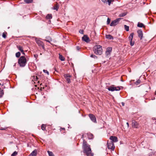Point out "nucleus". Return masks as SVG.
<instances>
[{"instance_id": "nucleus-6", "label": "nucleus", "mask_w": 156, "mask_h": 156, "mask_svg": "<svg viewBox=\"0 0 156 156\" xmlns=\"http://www.w3.org/2000/svg\"><path fill=\"white\" fill-rule=\"evenodd\" d=\"M121 19V18H119L113 21L110 24V26H115L119 22Z\"/></svg>"}, {"instance_id": "nucleus-10", "label": "nucleus", "mask_w": 156, "mask_h": 156, "mask_svg": "<svg viewBox=\"0 0 156 156\" xmlns=\"http://www.w3.org/2000/svg\"><path fill=\"white\" fill-rule=\"evenodd\" d=\"M89 116L93 122H96V118L94 115L90 114H89Z\"/></svg>"}, {"instance_id": "nucleus-19", "label": "nucleus", "mask_w": 156, "mask_h": 156, "mask_svg": "<svg viewBox=\"0 0 156 156\" xmlns=\"http://www.w3.org/2000/svg\"><path fill=\"white\" fill-rule=\"evenodd\" d=\"M87 136L89 139H92L94 137L93 135L90 133L87 134Z\"/></svg>"}, {"instance_id": "nucleus-14", "label": "nucleus", "mask_w": 156, "mask_h": 156, "mask_svg": "<svg viewBox=\"0 0 156 156\" xmlns=\"http://www.w3.org/2000/svg\"><path fill=\"white\" fill-rule=\"evenodd\" d=\"M110 139L112 140L113 142H116L118 141V139L115 136H111L110 137Z\"/></svg>"}, {"instance_id": "nucleus-49", "label": "nucleus", "mask_w": 156, "mask_h": 156, "mask_svg": "<svg viewBox=\"0 0 156 156\" xmlns=\"http://www.w3.org/2000/svg\"><path fill=\"white\" fill-rule=\"evenodd\" d=\"M2 86H3V84H2Z\"/></svg>"}, {"instance_id": "nucleus-11", "label": "nucleus", "mask_w": 156, "mask_h": 156, "mask_svg": "<svg viewBox=\"0 0 156 156\" xmlns=\"http://www.w3.org/2000/svg\"><path fill=\"white\" fill-rule=\"evenodd\" d=\"M112 50V48L110 47L108 48L105 52V55L107 56L109 55Z\"/></svg>"}, {"instance_id": "nucleus-1", "label": "nucleus", "mask_w": 156, "mask_h": 156, "mask_svg": "<svg viewBox=\"0 0 156 156\" xmlns=\"http://www.w3.org/2000/svg\"><path fill=\"white\" fill-rule=\"evenodd\" d=\"M83 153L87 156H93V154L91 152V150L90 146L87 143V142L83 140Z\"/></svg>"}, {"instance_id": "nucleus-13", "label": "nucleus", "mask_w": 156, "mask_h": 156, "mask_svg": "<svg viewBox=\"0 0 156 156\" xmlns=\"http://www.w3.org/2000/svg\"><path fill=\"white\" fill-rule=\"evenodd\" d=\"M137 33L138 34V37L140 38V39H142L143 37V33L141 30H138L137 31Z\"/></svg>"}, {"instance_id": "nucleus-25", "label": "nucleus", "mask_w": 156, "mask_h": 156, "mask_svg": "<svg viewBox=\"0 0 156 156\" xmlns=\"http://www.w3.org/2000/svg\"><path fill=\"white\" fill-rule=\"evenodd\" d=\"M17 48L18 49V50L20 51H23V48L22 47L20 46H17Z\"/></svg>"}, {"instance_id": "nucleus-2", "label": "nucleus", "mask_w": 156, "mask_h": 156, "mask_svg": "<svg viewBox=\"0 0 156 156\" xmlns=\"http://www.w3.org/2000/svg\"><path fill=\"white\" fill-rule=\"evenodd\" d=\"M94 53L96 55H101L103 52L102 46L100 45H96L93 48Z\"/></svg>"}, {"instance_id": "nucleus-28", "label": "nucleus", "mask_w": 156, "mask_h": 156, "mask_svg": "<svg viewBox=\"0 0 156 156\" xmlns=\"http://www.w3.org/2000/svg\"><path fill=\"white\" fill-rule=\"evenodd\" d=\"M125 29L126 31H129V27L126 25H125L124 26Z\"/></svg>"}, {"instance_id": "nucleus-31", "label": "nucleus", "mask_w": 156, "mask_h": 156, "mask_svg": "<svg viewBox=\"0 0 156 156\" xmlns=\"http://www.w3.org/2000/svg\"><path fill=\"white\" fill-rule=\"evenodd\" d=\"M6 34H7V33H6V32L3 33L2 35V37L4 38H5L6 37Z\"/></svg>"}, {"instance_id": "nucleus-50", "label": "nucleus", "mask_w": 156, "mask_h": 156, "mask_svg": "<svg viewBox=\"0 0 156 156\" xmlns=\"http://www.w3.org/2000/svg\"><path fill=\"white\" fill-rule=\"evenodd\" d=\"M36 77L37 79V77L36 76Z\"/></svg>"}, {"instance_id": "nucleus-34", "label": "nucleus", "mask_w": 156, "mask_h": 156, "mask_svg": "<svg viewBox=\"0 0 156 156\" xmlns=\"http://www.w3.org/2000/svg\"><path fill=\"white\" fill-rule=\"evenodd\" d=\"M134 44V42L132 40L131 41H130V44L131 46H133Z\"/></svg>"}, {"instance_id": "nucleus-40", "label": "nucleus", "mask_w": 156, "mask_h": 156, "mask_svg": "<svg viewBox=\"0 0 156 156\" xmlns=\"http://www.w3.org/2000/svg\"><path fill=\"white\" fill-rule=\"evenodd\" d=\"M79 32L81 34H83V30H79Z\"/></svg>"}, {"instance_id": "nucleus-37", "label": "nucleus", "mask_w": 156, "mask_h": 156, "mask_svg": "<svg viewBox=\"0 0 156 156\" xmlns=\"http://www.w3.org/2000/svg\"><path fill=\"white\" fill-rule=\"evenodd\" d=\"M112 1V0H108L107 1V2L108 3V5H110L111 4V2Z\"/></svg>"}, {"instance_id": "nucleus-20", "label": "nucleus", "mask_w": 156, "mask_h": 156, "mask_svg": "<svg viewBox=\"0 0 156 156\" xmlns=\"http://www.w3.org/2000/svg\"><path fill=\"white\" fill-rule=\"evenodd\" d=\"M4 94V91L0 87V98L2 97Z\"/></svg>"}, {"instance_id": "nucleus-36", "label": "nucleus", "mask_w": 156, "mask_h": 156, "mask_svg": "<svg viewBox=\"0 0 156 156\" xmlns=\"http://www.w3.org/2000/svg\"><path fill=\"white\" fill-rule=\"evenodd\" d=\"M43 72L44 73H46L48 75H49V72L48 71H47V70H45V69H44L43 70Z\"/></svg>"}, {"instance_id": "nucleus-35", "label": "nucleus", "mask_w": 156, "mask_h": 156, "mask_svg": "<svg viewBox=\"0 0 156 156\" xmlns=\"http://www.w3.org/2000/svg\"><path fill=\"white\" fill-rule=\"evenodd\" d=\"M110 19L109 18H108V19H107V24H109L110 22Z\"/></svg>"}, {"instance_id": "nucleus-46", "label": "nucleus", "mask_w": 156, "mask_h": 156, "mask_svg": "<svg viewBox=\"0 0 156 156\" xmlns=\"http://www.w3.org/2000/svg\"><path fill=\"white\" fill-rule=\"evenodd\" d=\"M3 89H4L5 88V86H4L3 87H2Z\"/></svg>"}, {"instance_id": "nucleus-12", "label": "nucleus", "mask_w": 156, "mask_h": 156, "mask_svg": "<svg viewBox=\"0 0 156 156\" xmlns=\"http://www.w3.org/2000/svg\"><path fill=\"white\" fill-rule=\"evenodd\" d=\"M82 40L88 43L90 42V40L89 38L87 35H84L82 38Z\"/></svg>"}, {"instance_id": "nucleus-23", "label": "nucleus", "mask_w": 156, "mask_h": 156, "mask_svg": "<svg viewBox=\"0 0 156 156\" xmlns=\"http://www.w3.org/2000/svg\"><path fill=\"white\" fill-rule=\"evenodd\" d=\"M25 2L27 4H29L32 3L33 2V0H24Z\"/></svg>"}, {"instance_id": "nucleus-42", "label": "nucleus", "mask_w": 156, "mask_h": 156, "mask_svg": "<svg viewBox=\"0 0 156 156\" xmlns=\"http://www.w3.org/2000/svg\"><path fill=\"white\" fill-rule=\"evenodd\" d=\"M76 49L77 51H79L80 49V48L79 46H77L76 47Z\"/></svg>"}, {"instance_id": "nucleus-8", "label": "nucleus", "mask_w": 156, "mask_h": 156, "mask_svg": "<svg viewBox=\"0 0 156 156\" xmlns=\"http://www.w3.org/2000/svg\"><path fill=\"white\" fill-rule=\"evenodd\" d=\"M132 126L133 127L136 128H138L139 127V123L134 120L132 122Z\"/></svg>"}, {"instance_id": "nucleus-3", "label": "nucleus", "mask_w": 156, "mask_h": 156, "mask_svg": "<svg viewBox=\"0 0 156 156\" xmlns=\"http://www.w3.org/2000/svg\"><path fill=\"white\" fill-rule=\"evenodd\" d=\"M27 60L26 58L24 56H21L18 61V64L21 67H24L26 65Z\"/></svg>"}, {"instance_id": "nucleus-9", "label": "nucleus", "mask_w": 156, "mask_h": 156, "mask_svg": "<svg viewBox=\"0 0 156 156\" xmlns=\"http://www.w3.org/2000/svg\"><path fill=\"white\" fill-rule=\"evenodd\" d=\"M64 77L68 83H69L71 81L70 78L71 77V76H70L68 74H65L64 75Z\"/></svg>"}, {"instance_id": "nucleus-24", "label": "nucleus", "mask_w": 156, "mask_h": 156, "mask_svg": "<svg viewBox=\"0 0 156 156\" xmlns=\"http://www.w3.org/2000/svg\"><path fill=\"white\" fill-rule=\"evenodd\" d=\"M46 17L47 19H51L52 18V16L51 14H48L46 16Z\"/></svg>"}, {"instance_id": "nucleus-4", "label": "nucleus", "mask_w": 156, "mask_h": 156, "mask_svg": "<svg viewBox=\"0 0 156 156\" xmlns=\"http://www.w3.org/2000/svg\"><path fill=\"white\" fill-rule=\"evenodd\" d=\"M108 89L109 91H113L115 90H120V88L119 87H115L114 85H113L109 87L108 88Z\"/></svg>"}, {"instance_id": "nucleus-45", "label": "nucleus", "mask_w": 156, "mask_h": 156, "mask_svg": "<svg viewBox=\"0 0 156 156\" xmlns=\"http://www.w3.org/2000/svg\"><path fill=\"white\" fill-rule=\"evenodd\" d=\"M122 105H123V106H124V103L123 102H122Z\"/></svg>"}, {"instance_id": "nucleus-38", "label": "nucleus", "mask_w": 156, "mask_h": 156, "mask_svg": "<svg viewBox=\"0 0 156 156\" xmlns=\"http://www.w3.org/2000/svg\"><path fill=\"white\" fill-rule=\"evenodd\" d=\"M140 80H138L136 81V84L137 85L138 84H139V83H140Z\"/></svg>"}, {"instance_id": "nucleus-7", "label": "nucleus", "mask_w": 156, "mask_h": 156, "mask_svg": "<svg viewBox=\"0 0 156 156\" xmlns=\"http://www.w3.org/2000/svg\"><path fill=\"white\" fill-rule=\"evenodd\" d=\"M35 41L38 46H41L43 49H44V44L41 41L37 39H36Z\"/></svg>"}, {"instance_id": "nucleus-17", "label": "nucleus", "mask_w": 156, "mask_h": 156, "mask_svg": "<svg viewBox=\"0 0 156 156\" xmlns=\"http://www.w3.org/2000/svg\"><path fill=\"white\" fill-rule=\"evenodd\" d=\"M106 38L109 40H113V37L110 34L106 35Z\"/></svg>"}, {"instance_id": "nucleus-43", "label": "nucleus", "mask_w": 156, "mask_h": 156, "mask_svg": "<svg viewBox=\"0 0 156 156\" xmlns=\"http://www.w3.org/2000/svg\"><path fill=\"white\" fill-rule=\"evenodd\" d=\"M21 52H22V54H23V55H25V53H24V51H23H23H21Z\"/></svg>"}, {"instance_id": "nucleus-32", "label": "nucleus", "mask_w": 156, "mask_h": 156, "mask_svg": "<svg viewBox=\"0 0 156 156\" xmlns=\"http://www.w3.org/2000/svg\"><path fill=\"white\" fill-rule=\"evenodd\" d=\"M90 57L91 58H94V59H97V57L96 55H90Z\"/></svg>"}, {"instance_id": "nucleus-15", "label": "nucleus", "mask_w": 156, "mask_h": 156, "mask_svg": "<svg viewBox=\"0 0 156 156\" xmlns=\"http://www.w3.org/2000/svg\"><path fill=\"white\" fill-rule=\"evenodd\" d=\"M37 153V150L35 149L28 156H36Z\"/></svg>"}, {"instance_id": "nucleus-27", "label": "nucleus", "mask_w": 156, "mask_h": 156, "mask_svg": "<svg viewBox=\"0 0 156 156\" xmlns=\"http://www.w3.org/2000/svg\"><path fill=\"white\" fill-rule=\"evenodd\" d=\"M46 125L44 124H42L41 126V129L43 130H45Z\"/></svg>"}, {"instance_id": "nucleus-22", "label": "nucleus", "mask_w": 156, "mask_h": 156, "mask_svg": "<svg viewBox=\"0 0 156 156\" xmlns=\"http://www.w3.org/2000/svg\"><path fill=\"white\" fill-rule=\"evenodd\" d=\"M59 58L62 61H63L65 60V58L62 55L59 54Z\"/></svg>"}, {"instance_id": "nucleus-18", "label": "nucleus", "mask_w": 156, "mask_h": 156, "mask_svg": "<svg viewBox=\"0 0 156 156\" xmlns=\"http://www.w3.org/2000/svg\"><path fill=\"white\" fill-rule=\"evenodd\" d=\"M134 35V33H132L130 34V35L129 37V41H131L133 40V36Z\"/></svg>"}, {"instance_id": "nucleus-30", "label": "nucleus", "mask_w": 156, "mask_h": 156, "mask_svg": "<svg viewBox=\"0 0 156 156\" xmlns=\"http://www.w3.org/2000/svg\"><path fill=\"white\" fill-rule=\"evenodd\" d=\"M20 55V52H17L16 54V57L18 58Z\"/></svg>"}, {"instance_id": "nucleus-39", "label": "nucleus", "mask_w": 156, "mask_h": 156, "mask_svg": "<svg viewBox=\"0 0 156 156\" xmlns=\"http://www.w3.org/2000/svg\"><path fill=\"white\" fill-rule=\"evenodd\" d=\"M7 127H5V128L1 127L0 129V130H5L7 129Z\"/></svg>"}, {"instance_id": "nucleus-47", "label": "nucleus", "mask_w": 156, "mask_h": 156, "mask_svg": "<svg viewBox=\"0 0 156 156\" xmlns=\"http://www.w3.org/2000/svg\"><path fill=\"white\" fill-rule=\"evenodd\" d=\"M45 41H48V42H49L48 41V40H45Z\"/></svg>"}, {"instance_id": "nucleus-33", "label": "nucleus", "mask_w": 156, "mask_h": 156, "mask_svg": "<svg viewBox=\"0 0 156 156\" xmlns=\"http://www.w3.org/2000/svg\"><path fill=\"white\" fill-rule=\"evenodd\" d=\"M17 154V153L16 151H14L11 155V156H15Z\"/></svg>"}, {"instance_id": "nucleus-21", "label": "nucleus", "mask_w": 156, "mask_h": 156, "mask_svg": "<svg viewBox=\"0 0 156 156\" xmlns=\"http://www.w3.org/2000/svg\"><path fill=\"white\" fill-rule=\"evenodd\" d=\"M137 26L140 27H144V25L143 23L138 22L137 24Z\"/></svg>"}, {"instance_id": "nucleus-26", "label": "nucleus", "mask_w": 156, "mask_h": 156, "mask_svg": "<svg viewBox=\"0 0 156 156\" xmlns=\"http://www.w3.org/2000/svg\"><path fill=\"white\" fill-rule=\"evenodd\" d=\"M48 154L49 156H54V155L53 154V153L52 152L50 151H48Z\"/></svg>"}, {"instance_id": "nucleus-44", "label": "nucleus", "mask_w": 156, "mask_h": 156, "mask_svg": "<svg viewBox=\"0 0 156 156\" xmlns=\"http://www.w3.org/2000/svg\"><path fill=\"white\" fill-rule=\"evenodd\" d=\"M126 124H127V126L128 127H129V123L127 122L126 123Z\"/></svg>"}, {"instance_id": "nucleus-29", "label": "nucleus", "mask_w": 156, "mask_h": 156, "mask_svg": "<svg viewBox=\"0 0 156 156\" xmlns=\"http://www.w3.org/2000/svg\"><path fill=\"white\" fill-rule=\"evenodd\" d=\"M126 15L125 13H122L119 14V17H123Z\"/></svg>"}, {"instance_id": "nucleus-48", "label": "nucleus", "mask_w": 156, "mask_h": 156, "mask_svg": "<svg viewBox=\"0 0 156 156\" xmlns=\"http://www.w3.org/2000/svg\"><path fill=\"white\" fill-rule=\"evenodd\" d=\"M154 119V118H152V119Z\"/></svg>"}, {"instance_id": "nucleus-16", "label": "nucleus", "mask_w": 156, "mask_h": 156, "mask_svg": "<svg viewBox=\"0 0 156 156\" xmlns=\"http://www.w3.org/2000/svg\"><path fill=\"white\" fill-rule=\"evenodd\" d=\"M59 8V4L57 3L54 6V7L52 8V9L53 10H55L56 11H58Z\"/></svg>"}, {"instance_id": "nucleus-5", "label": "nucleus", "mask_w": 156, "mask_h": 156, "mask_svg": "<svg viewBox=\"0 0 156 156\" xmlns=\"http://www.w3.org/2000/svg\"><path fill=\"white\" fill-rule=\"evenodd\" d=\"M108 147L109 149H111L112 151L114 150L115 146L113 143L112 141H110L109 143H108Z\"/></svg>"}, {"instance_id": "nucleus-41", "label": "nucleus", "mask_w": 156, "mask_h": 156, "mask_svg": "<svg viewBox=\"0 0 156 156\" xmlns=\"http://www.w3.org/2000/svg\"><path fill=\"white\" fill-rule=\"evenodd\" d=\"M101 1L103 2L104 3H107V0H101Z\"/></svg>"}]
</instances>
